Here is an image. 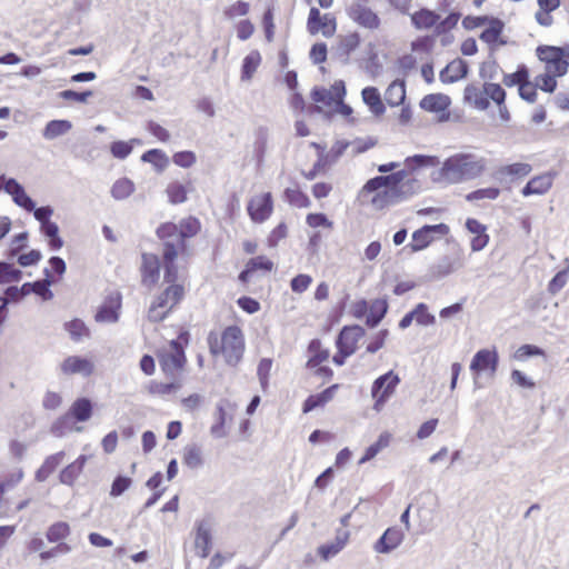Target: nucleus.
Wrapping results in <instances>:
<instances>
[{
  "mask_svg": "<svg viewBox=\"0 0 569 569\" xmlns=\"http://www.w3.org/2000/svg\"><path fill=\"white\" fill-rule=\"evenodd\" d=\"M486 168V160L472 153H456L445 160L433 177L435 181L460 183L479 177Z\"/></svg>",
  "mask_w": 569,
  "mask_h": 569,
  "instance_id": "nucleus-1",
  "label": "nucleus"
},
{
  "mask_svg": "<svg viewBox=\"0 0 569 569\" xmlns=\"http://www.w3.org/2000/svg\"><path fill=\"white\" fill-rule=\"evenodd\" d=\"M0 190H4V192L10 194L17 206L28 212H33L40 226L51 221L50 218L53 214V209L50 206L36 207V202L27 194L23 186L14 178H7L4 174H1Z\"/></svg>",
  "mask_w": 569,
  "mask_h": 569,
  "instance_id": "nucleus-2",
  "label": "nucleus"
},
{
  "mask_svg": "<svg viewBox=\"0 0 569 569\" xmlns=\"http://www.w3.org/2000/svg\"><path fill=\"white\" fill-rule=\"evenodd\" d=\"M184 296V289L181 284H171L163 292H161L148 311V318L150 321L160 322L162 321L168 312L178 305Z\"/></svg>",
  "mask_w": 569,
  "mask_h": 569,
  "instance_id": "nucleus-3",
  "label": "nucleus"
},
{
  "mask_svg": "<svg viewBox=\"0 0 569 569\" xmlns=\"http://www.w3.org/2000/svg\"><path fill=\"white\" fill-rule=\"evenodd\" d=\"M244 351L243 335L239 327H227L221 335V353L226 362L236 366L241 360Z\"/></svg>",
  "mask_w": 569,
  "mask_h": 569,
  "instance_id": "nucleus-4",
  "label": "nucleus"
},
{
  "mask_svg": "<svg viewBox=\"0 0 569 569\" xmlns=\"http://www.w3.org/2000/svg\"><path fill=\"white\" fill-rule=\"evenodd\" d=\"M200 231V221L197 218L189 217L182 219L177 226L168 222L162 223L157 229L159 238H174L180 243H186V239L194 237Z\"/></svg>",
  "mask_w": 569,
  "mask_h": 569,
  "instance_id": "nucleus-5",
  "label": "nucleus"
},
{
  "mask_svg": "<svg viewBox=\"0 0 569 569\" xmlns=\"http://www.w3.org/2000/svg\"><path fill=\"white\" fill-rule=\"evenodd\" d=\"M400 378L392 370L378 377L371 387V396L376 400L373 409L379 411L386 401L393 395Z\"/></svg>",
  "mask_w": 569,
  "mask_h": 569,
  "instance_id": "nucleus-6",
  "label": "nucleus"
},
{
  "mask_svg": "<svg viewBox=\"0 0 569 569\" xmlns=\"http://www.w3.org/2000/svg\"><path fill=\"white\" fill-rule=\"evenodd\" d=\"M537 57L546 64V71L562 77L567 73L569 62L562 58L560 49L556 46H538L536 49Z\"/></svg>",
  "mask_w": 569,
  "mask_h": 569,
  "instance_id": "nucleus-7",
  "label": "nucleus"
},
{
  "mask_svg": "<svg viewBox=\"0 0 569 569\" xmlns=\"http://www.w3.org/2000/svg\"><path fill=\"white\" fill-rule=\"evenodd\" d=\"M214 520L207 516L194 522V549L200 558H207L212 548Z\"/></svg>",
  "mask_w": 569,
  "mask_h": 569,
  "instance_id": "nucleus-8",
  "label": "nucleus"
},
{
  "mask_svg": "<svg viewBox=\"0 0 569 569\" xmlns=\"http://www.w3.org/2000/svg\"><path fill=\"white\" fill-rule=\"evenodd\" d=\"M407 171L399 170L390 174L377 176L369 179L359 191V199L366 198L368 194L373 193L382 188L398 189L400 183L406 179Z\"/></svg>",
  "mask_w": 569,
  "mask_h": 569,
  "instance_id": "nucleus-9",
  "label": "nucleus"
},
{
  "mask_svg": "<svg viewBox=\"0 0 569 569\" xmlns=\"http://www.w3.org/2000/svg\"><path fill=\"white\" fill-rule=\"evenodd\" d=\"M122 296L119 291H110L98 308L94 320L100 323H114L119 320Z\"/></svg>",
  "mask_w": 569,
  "mask_h": 569,
  "instance_id": "nucleus-10",
  "label": "nucleus"
},
{
  "mask_svg": "<svg viewBox=\"0 0 569 569\" xmlns=\"http://www.w3.org/2000/svg\"><path fill=\"white\" fill-rule=\"evenodd\" d=\"M449 232V227L445 223L426 224L416 230L412 234V242L410 243L412 251H420L427 248L435 239V236H445Z\"/></svg>",
  "mask_w": 569,
  "mask_h": 569,
  "instance_id": "nucleus-11",
  "label": "nucleus"
},
{
  "mask_svg": "<svg viewBox=\"0 0 569 569\" xmlns=\"http://www.w3.org/2000/svg\"><path fill=\"white\" fill-rule=\"evenodd\" d=\"M347 11L349 18L362 28L377 30L381 24L379 16L365 3H352Z\"/></svg>",
  "mask_w": 569,
  "mask_h": 569,
  "instance_id": "nucleus-12",
  "label": "nucleus"
},
{
  "mask_svg": "<svg viewBox=\"0 0 569 569\" xmlns=\"http://www.w3.org/2000/svg\"><path fill=\"white\" fill-rule=\"evenodd\" d=\"M365 336V329L361 326H346L340 331L337 339V347L343 357L351 356L356 350L357 342Z\"/></svg>",
  "mask_w": 569,
  "mask_h": 569,
  "instance_id": "nucleus-13",
  "label": "nucleus"
},
{
  "mask_svg": "<svg viewBox=\"0 0 569 569\" xmlns=\"http://www.w3.org/2000/svg\"><path fill=\"white\" fill-rule=\"evenodd\" d=\"M499 362V356L496 349H481L477 351L471 360L470 370L476 373L489 371L495 376Z\"/></svg>",
  "mask_w": 569,
  "mask_h": 569,
  "instance_id": "nucleus-14",
  "label": "nucleus"
},
{
  "mask_svg": "<svg viewBox=\"0 0 569 569\" xmlns=\"http://www.w3.org/2000/svg\"><path fill=\"white\" fill-rule=\"evenodd\" d=\"M273 202L270 192L252 198L248 203V213L254 222H262L272 212Z\"/></svg>",
  "mask_w": 569,
  "mask_h": 569,
  "instance_id": "nucleus-15",
  "label": "nucleus"
},
{
  "mask_svg": "<svg viewBox=\"0 0 569 569\" xmlns=\"http://www.w3.org/2000/svg\"><path fill=\"white\" fill-rule=\"evenodd\" d=\"M308 30L311 34L322 31L325 37H330L336 31V20L329 19L327 14L321 17L319 9L312 7L308 17Z\"/></svg>",
  "mask_w": 569,
  "mask_h": 569,
  "instance_id": "nucleus-16",
  "label": "nucleus"
},
{
  "mask_svg": "<svg viewBox=\"0 0 569 569\" xmlns=\"http://www.w3.org/2000/svg\"><path fill=\"white\" fill-rule=\"evenodd\" d=\"M160 260L157 254L142 253L141 281L146 287L154 286L159 280Z\"/></svg>",
  "mask_w": 569,
  "mask_h": 569,
  "instance_id": "nucleus-17",
  "label": "nucleus"
},
{
  "mask_svg": "<svg viewBox=\"0 0 569 569\" xmlns=\"http://www.w3.org/2000/svg\"><path fill=\"white\" fill-rule=\"evenodd\" d=\"M403 532L395 527L388 528L376 541L373 550L378 553H389L398 548L403 540Z\"/></svg>",
  "mask_w": 569,
  "mask_h": 569,
  "instance_id": "nucleus-18",
  "label": "nucleus"
},
{
  "mask_svg": "<svg viewBox=\"0 0 569 569\" xmlns=\"http://www.w3.org/2000/svg\"><path fill=\"white\" fill-rule=\"evenodd\" d=\"M468 71H469L468 63L465 60L457 58V59L452 60L451 62H449L440 71L439 78L442 83H453V82L459 81L462 78H466L468 74Z\"/></svg>",
  "mask_w": 569,
  "mask_h": 569,
  "instance_id": "nucleus-19",
  "label": "nucleus"
},
{
  "mask_svg": "<svg viewBox=\"0 0 569 569\" xmlns=\"http://www.w3.org/2000/svg\"><path fill=\"white\" fill-rule=\"evenodd\" d=\"M172 352L163 355L160 359L161 368L167 373L181 369L186 362L183 349L177 341L171 342Z\"/></svg>",
  "mask_w": 569,
  "mask_h": 569,
  "instance_id": "nucleus-20",
  "label": "nucleus"
},
{
  "mask_svg": "<svg viewBox=\"0 0 569 569\" xmlns=\"http://www.w3.org/2000/svg\"><path fill=\"white\" fill-rule=\"evenodd\" d=\"M61 370L66 375L81 373L88 377L93 372V366L86 358L70 356L62 362Z\"/></svg>",
  "mask_w": 569,
  "mask_h": 569,
  "instance_id": "nucleus-21",
  "label": "nucleus"
},
{
  "mask_svg": "<svg viewBox=\"0 0 569 569\" xmlns=\"http://www.w3.org/2000/svg\"><path fill=\"white\" fill-rule=\"evenodd\" d=\"M552 180L553 179L550 173L536 176L527 182V184L522 188L521 193L523 197H529L532 194H545L551 188Z\"/></svg>",
  "mask_w": 569,
  "mask_h": 569,
  "instance_id": "nucleus-22",
  "label": "nucleus"
},
{
  "mask_svg": "<svg viewBox=\"0 0 569 569\" xmlns=\"http://www.w3.org/2000/svg\"><path fill=\"white\" fill-rule=\"evenodd\" d=\"M398 192L399 191L397 189L382 188L375 191V196L371 198L370 203L377 210L398 204L402 202Z\"/></svg>",
  "mask_w": 569,
  "mask_h": 569,
  "instance_id": "nucleus-23",
  "label": "nucleus"
},
{
  "mask_svg": "<svg viewBox=\"0 0 569 569\" xmlns=\"http://www.w3.org/2000/svg\"><path fill=\"white\" fill-rule=\"evenodd\" d=\"M338 388L339 385L336 383L319 393L309 396L303 402L302 411L308 413L318 407L325 406L327 402L332 400Z\"/></svg>",
  "mask_w": 569,
  "mask_h": 569,
  "instance_id": "nucleus-24",
  "label": "nucleus"
},
{
  "mask_svg": "<svg viewBox=\"0 0 569 569\" xmlns=\"http://www.w3.org/2000/svg\"><path fill=\"white\" fill-rule=\"evenodd\" d=\"M227 409H233V406L229 400L222 399L217 403L216 423L210 428V432L214 438H223L226 436L223 427L227 420Z\"/></svg>",
  "mask_w": 569,
  "mask_h": 569,
  "instance_id": "nucleus-25",
  "label": "nucleus"
},
{
  "mask_svg": "<svg viewBox=\"0 0 569 569\" xmlns=\"http://www.w3.org/2000/svg\"><path fill=\"white\" fill-rule=\"evenodd\" d=\"M363 102L369 107L370 111L379 117L386 111V107L381 100L379 90L376 87H366L361 92Z\"/></svg>",
  "mask_w": 569,
  "mask_h": 569,
  "instance_id": "nucleus-26",
  "label": "nucleus"
},
{
  "mask_svg": "<svg viewBox=\"0 0 569 569\" xmlns=\"http://www.w3.org/2000/svg\"><path fill=\"white\" fill-rule=\"evenodd\" d=\"M461 267L462 262L460 259L445 256L431 267V273L435 278L441 279L460 269Z\"/></svg>",
  "mask_w": 569,
  "mask_h": 569,
  "instance_id": "nucleus-27",
  "label": "nucleus"
},
{
  "mask_svg": "<svg viewBox=\"0 0 569 569\" xmlns=\"http://www.w3.org/2000/svg\"><path fill=\"white\" fill-rule=\"evenodd\" d=\"M440 20V16L429 9H420L411 14V23L418 30L430 29L437 27V22Z\"/></svg>",
  "mask_w": 569,
  "mask_h": 569,
  "instance_id": "nucleus-28",
  "label": "nucleus"
},
{
  "mask_svg": "<svg viewBox=\"0 0 569 569\" xmlns=\"http://www.w3.org/2000/svg\"><path fill=\"white\" fill-rule=\"evenodd\" d=\"M449 104V97L442 93L427 94L420 101V108L429 112L445 111Z\"/></svg>",
  "mask_w": 569,
  "mask_h": 569,
  "instance_id": "nucleus-29",
  "label": "nucleus"
},
{
  "mask_svg": "<svg viewBox=\"0 0 569 569\" xmlns=\"http://www.w3.org/2000/svg\"><path fill=\"white\" fill-rule=\"evenodd\" d=\"M67 415L78 422H86L92 416V402L88 398H79L71 405Z\"/></svg>",
  "mask_w": 569,
  "mask_h": 569,
  "instance_id": "nucleus-30",
  "label": "nucleus"
},
{
  "mask_svg": "<svg viewBox=\"0 0 569 569\" xmlns=\"http://www.w3.org/2000/svg\"><path fill=\"white\" fill-rule=\"evenodd\" d=\"M385 99L390 107L402 104L406 99L405 80L392 81L385 92Z\"/></svg>",
  "mask_w": 569,
  "mask_h": 569,
  "instance_id": "nucleus-31",
  "label": "nucleus"
},
{
  "mask_svg": "<svg viewBox=\"0 0 569 569\" xmlns=\"http://www.w3.org/2000/svg\"><path fill=\"white\" fill-rule=\"evenodd\" d=\"M71 128L72 123L69 120H51L46 124L42 136L47 140H53L68 133Z\"/></svg>",
  "mask_w": 569,
  "mask_h": 569,
  "instance_id": "nucleus-32",
  "label": "nucleus"
},
{
  "mask_svg": "<svg viewBox=\"0 0 569 569\" xmlns=\"http://www.w3.org/2000/svg\"><path fill=\"white\" fill-rule=\"evenodd\" d=\"M388 311V302L385 299H377L371 303L366 323L370 328L377 327Z\"/></svg>",
  "mask_w": 569,
  "mask_h": 569,
  "instance_id": "nucleus-33",
  "label": "nucleus"
},
{
  "mask_svg": "<svg viewBox=\"0 0 569 569\" xmlns=\"http://www.w3.org/2000/svg\"><path fill=\"white\" fill-rule=\"evenodd\" d=\"M488 28H486L479 36L480 40L488 43H496L505 28V23L499 18H490Z\"/></svg>",
  "mask_w": 569,
  "mask_h": 569,
  "instance_id": "nucleus-34",
  "label": "nucleus"
},
{
  "mask_svg": "<svg viewBox=\"0 0 569 569\" xmlns=\"http://www.w3.org/2000/svg\"><path fill=\"white\" fill-rule=\"evenodd\" d=\"M391 433L388 432V431H385L382 432L378 440L370 445L367 449H366V452L365 455L361 457V459L359 460V463H365L367 461H370L371 459H373L381 450L386 449L387 447H389L390 445V441H391Z\"/></svg>",
  "mask_w": 569,
  "mask_h": 569,
  "instance_id": "nucleus-35",
  "label": "nucleus"
},
{
  "mask_svg": "<svg viewBox=\"0 0 569 569\" xmlns=\"http://www.w3.org/2000/svg\"><path fill=\"white\" fill-rule=\"evenodd\" d=\"M465 100L473 103L479 110H486L489 107V100L487 99L483 89L480 90L473 84H468L466 87Z\"/></svg>",
  "mask_w": 569,
  "mask_h": 569,
  "instance_id": "nucleus-36",
  "label": "nucleus"
},
{
  "mask_svg": "<svg viewBox=\"0 0 569 569\" xmlns=\"http://www.w3.org/2000/svg\"><path fill=\"white\" fill-rule=\"evenodd\" d=\"M183 463L190 469H199L203 465L200 446L191 443L184 447Z\"/></svg>",
  "mask_w": 569,
  "mask_h": 569,
  "instance_id": "nucleus-37",
  "label": "nucleus"
},
{
  "mask_svg": "<svg viewBox=\"0 0 569 569\" xmlns=\"http://www.w3.org/2000/svg\"><path fill=\"white\" fill-rule=\"evenodd\" d=\"M40 230L43 236L48 239L49 247L52 250H59L63 246V240L59 236V227L56 222L50 221L43 226H40Z\"/></svg>",
  "mask_w": 569,
  "mask_h": 569,
  "instance_id": "nucleus-38",
  "label": "nucleus"
},
{
  "mask_svg": "<svg viewBox=\"0 0 569 569\" xmlns=\"http://www.w3.org/2000/svg\"><path fill=\"white\" fill-rule=\"evenodd\" d=\"M141 160L143 162L153 164L154 168L157 169V171H159V172L163 171L169 163L168 157L160 149H151V150L146 151L141 156Z\"/></svg>",
  "mask_w": 569,
  "mask_h": 569,
  "instance_id": "nucleus-39",
  "label": "nucleus"
},
{
  "mask_svg": "<svg viewBox=\"0 0 569 569\" xmlns=\"http://www.w3.org/2000/svg\"><path fill=\"white\" fill-rule=\"evenodd\" d=\"M163 240V262H174L180 250L186 248V243H180L174 238H160Z\"/></svg>",
  "mask_w": 569,
  "mask_h": 569,
  "instance_id": "nucleus-40",
  "label": "nucleus"
},
{
  "mask_svg": "<svg viewBox=\"0 0 569 569\" xmlns=\"http://www.w3.org/2000/svg\"><path fill=\"white\" fill-rule=\"evenodd\" d=\"M134 191V183L128 179L122 178L117 180L111 188V196L116 200L127 199Z\"/></svg>",
  "mask_w": 569,
  "mask_h": 569,
  "instance_id": "nucleus-41",
  "label": "nucleus"
},
{
  "mask_svg": "<svg viewBox=\"0 0 569 569\" xmlns=\"http://www.w3.org/2000/svg\"><path fill=\"white\" fill-rule=\"evenodd\" d=\"M260 61L261 56L258 51H252L246 56L242 63L241 79L250 80L260 64Z\"/></svg>",
  "mask_w": 569,
  "mask_h": 569,
  "instance_id": "nucleus-42",
  "label": "nucleus"
},
{
  "mask_svg": "<svg viewBox=\"0 0 569 569\" xmlns=\"http://www.w3.org/2000/svg\"><path fill=\"white\" fill-rule=\"evenodd\" d=\"M46 278L43 280H37L33 282V293L41 297L42 300H51L53 297V293L50 289V286L52 284V279L50 276V270L44 269Z\"/></svg>",
  "mask_w": 569,
  "mask_h": 569,
  "instance_id": "nucleus-43",
  "label": "nucleus"
},
{
  "mask_svg": "<svg viewBox=\"0 0 569 569\" xmlns=\"http://www.w3.org/2000/svg\"><path fill=\"white\" fill-rule=\"evenodd\" d=\"M284 200L297 208H308L310 200L308 196L299 189L287 188L283 192Z\"/></svg>",
  "mask_w": 569,
  "mask_h": 569,
  "instance_id": "nucleus-44",
  "label": "nucleus"
},
{
  "mask_svg": "<svg viewBox=\"0 0 569 569\" xmlns=\"http://www.w3.org/2000/svg\"><path fill=\"white\" fill-rule=\"evenodd\" d=\"M22 271L13 267V264L0 261V283L17 282L21 279Z\"/></svg>",
  "mask_w": 569,
  "mask_h": 569,
  "instance_id": "nucleus-45",
  "label": "nucleus"
},
{
  "mask_svg": "<svg viewBox=\"0 0 569 569\" xmlns=\"http://www.w3.org/2000/svg\"><path fill=\"white\" fill-rule=\"evenodd\" d=\"M531 164L525 162H517L501 167L498 172L501 176H512L522 178L528 176L531 172Z\"/></svg>",
  "mask_w": 569,
  "mask_h": 569,
  "instance_id": "nucleus-46",
  "label": "nucleus"
},
{
  "mask_svg": "<svg viewBox=\"0 0 569 569\" xmlns=\"http://www.w3.org/2000/svg\"><path fill=\"white\" fill-rule=\"evenodd\" d=\"M70 533V527L64 521H59L51 525L47 531V539L50 542H59L67 538Z\"/></svg>",
  "mask_w": 569,
  "mask_h": 569,
  "instance_id": "nucleus-47",
  "label": "nucleus"
},
{
  "mask_svg": "<svg viewBox=\"0 0 569 569\" xmlns=\"http://www.w3.org/2000/svg\"><path fill=\"white\" fill-rule=\"evenodd\" d=\"M139 139H131L129 142L127 141H114L110 146V151L112 156L117 159H126L133 149V143H139Z\"/></svg>",
  "mask_w": 569,
  "mask_h": 569,
  "instance_id": "nucleus-48",
  "label": "nucleus"
},
{
  "mask_svg": "<svg viewBox=\"0 0 569 569\" xmlns=\"http://www.w3.org/2000/svg\"><path fill=\"white\" fill-rule=\"evenodd\" d=\"M483 91L488 100L491 99L498 106L505 103L506 91L499 83L485 82Z\"/></svg>",
  "mask_w": 569,
  "mask_h": 569,
  "instance_id": "nucleus-49",
  "label": "nucleus"
},
{
  "mask_svg": "<svg viewBox=\"0 0 569 569\" xmlns=\"http://www.w3.org/2000/svg\"><path fill=\"white\" fill-rule=\"evenodd\" d=\"M349 146V141L338 140L327 153L322 152L321 156L325 158L327 163L331 166L339 160V158L346 152Z\"/></svg>",
  "mask_w": 569,
  "mask_h": 569,
  "instance_id": "nucleus-50",
  "label": "nucleus"
},
{
  "mask_svg": "<svg viewBox=\"0 0 569 569\" xmlns=\"http://www.w3.org/2000/svg\"><path fill=\"white\" fill-rule=\"evenodd\" d=\"M66 329L69 332L70 337L76 341H79L83 337H89L90 335L89 329L80 319H73L70 322L66 323Z\"/></svg>",
  "mask_w": 569,
  "mask_h": 569,
  "instance_id": "nucleus-51",
  "label": "nucleus"
},
{
  "mask_svg": "<svg viewBox=\"0 0 569 569\" xmlns=\"http://www.w3.org/2000/svg\"><path fill=\"white\" fill-rule=\"evenodd\" d=\"M169 202L172 204L182 203L187 200V190L183 184L172 182L167 187Z\"/></svg>",
  "mask_w": 569,
  "mask_h": 569,
  "instance_id": "nucleus-52",
  "label": "nucleus"
},
{
  "mask_svg": "<svg viewBox=\"0 0 569 569\" xmlns=\"http://www.w3.org/2000/svg\"><path fill=\"white\" fill-rule=\"evenodd\" d=\"M502 81L507 87H520V83H526L527 81H529L528 69L525 66H521L518 68L516 72L505 74Z\"/></svg>",
  "mask_w": 569,
  "mask_h": 569,
  "instance_id": "nucleus-53",
  "label": "nucleus"
},
{
  "mask_svg": "<svg viewBox=\"0 0 569 569\" xmlns=\"http://www.w3.org/2000/svg\"><path fill=\"white\" fill-rule=\"evenodd\" d=\"M360 44V36L357 32L347 34L340 40L339 51L348 57Z\"/></svg>",
  "mask_w": 569,
  "mask_h": 569,
  "instance_id": "nucleus-54",
  "label": "nucleus"
},
{
  "mask_svg": "<svg viewBox=\"0 0 569 569\" xmlns=\"http://www.w3.org/2000/svg\"><path fill=\"white\" fill-rule=\"evenodd\" d=\"M556 73L547 72L536 77V87H539L542 91L552 93L557 88Z\"/></svg>",
  "mask_w": 569,
  "mask_h": 569,
  "instance_id": "nucleus-55",
  "label": "nucleus"
},
{
  "mask_svg": "<svg viewBox=\"0 0 569 569\" xmlns=\"http://www.w3.org/2000/svg\"><path fill=\"white\" fill-rule=\"evenodd\" d=\"M500 190L496 187L475 190L466 196L468 201H478L483 199L495 200L499 197Z\"/></svg>",
  "mask_w": 569,
  "mask_h": 569,
  "instance_id": "nucleus-56",
  "label": "nucleus"
},
{
  "mask_svg": "<svg viewBox=\"0 0 569 569\" xmlns=\"http://www.w3.org/2000/svg\"><path fill=\"white\" fill-rule=\"evenodd\" d=\"M569 276V263L563 270L558 271L548 283V291L551 295L558 293L567 283Z\"/></svg>",
  "mask_w": 569,
  "mask_h": 569,
  "instance_id": "nucleus-57",
  "label": "nucleus"
},
{
  "mask_svg": "<svg viewBox=\"0 0 569 569\" xmlns=\"http://www.w3.org/2000/svg\"><path fill=\"white\" fill-rule=\"evenodd\" d=\"M413 310L417 312L415 315V320L418 325L427 327L436 322V317L428 311V306L426 303H418Z\"/></svg>",
  "mask_w": 569,
  "mask_h": 569,
  "instance_id": "nucleus-58",
  "label": "nucleus"
},
{
  "mask_svg": "<svg viewBox=\"0 0 569 569\" xmlns=\"http://www.w3.org/2000/svg\"><path fill=\"white\" fill-rule=\"evenodd\" d=\"M250 6L246 1H237L233 4L229 6L224 9L223 14L227 19L232 20L237 17H242L248 14Z\"/></svg>",
  "mask_w": 569,
  "mask_h": 569,
  "instance_id": "nucleus-59",
  "label": "nucleus"
},
{
  "mask_svg": "<svg viewBox=\"0 0 569 569\" xmlns=\"http://www.w3.org/2000/svg\"><path fill=\"white\" fill-rule=\"evenodd\" d=\"M406 163L410 166L411 163L415 167H435L439 163V159L436 156H426V154H415L412 157L407 158Z\"/></svg>",
  "mask_w": 569,
  "mask_h": 569,
  "instance_id": "nucleus-60",
  "label": "nucleus"
},
{
  "mask_svg": "<svg viewBox=\"0 0 569 569\" xmlns=\"http://www.w3.org/2000/svg\"><path fill=\"white\" fill-rule=\"evenodd\" d=\"M312 282V278L309 274L300 273L293 277L290 281V288L296 293L305 292Z\"/></svg>",
  "mask_w": 569,
  "mask_h": 569,
  "instance_id": "nucleus-61",
  "label": "nucleus"
},
{
  "mask_svg": "<svg viewBox=\"0 0 569 569\" xmlns=\"http://www.w3.org/2000/svg\"><path fill=\"white\" fill-rule=\"evenodd\" d=\"M131 483H132V480L129 477H126V476L116 477L111 485L110 496L111 497L121 496L126 490H128L130 488Z\"/></svg>",
  "mask_w": 569,
  "mask_h": 569,
  "instance_id": "nucleus-62",
  "label": "nucleus"
},
{
  "mask_svg": "<svg viewBox=\"0 0 569 569\" xmlns=\"http://www.w3.org/2000/svg\"><path fill=\"white\" fill-rule=\"evenodd\" d=\"M172 160L181 168H190L196 163L197 157L192 151H179L173 154Z\"/></svg>",
  "mask_w": 569,
  "mask_h": 569,
  "instance_id": "nucleus-63",
  "label": "nucleus"
},
{
  "mask_svg": "<svg viewBox=\"0 0 569 569\" xmlns=\"http://www.w3.org/2000/svg\"><path fill=\"white\" fill-rule=\"evenodd\" d=\"M397 190L399 191L398 193L401 197V201H405L412 194L417 193L419 190V182L416 179L403 180Z\"/></svg>",
  "mask_w": 569,
  "mask_h": 569,
  "instance_id": "nucleus-64",
  "label": "nucleus"
}]
</instances>
